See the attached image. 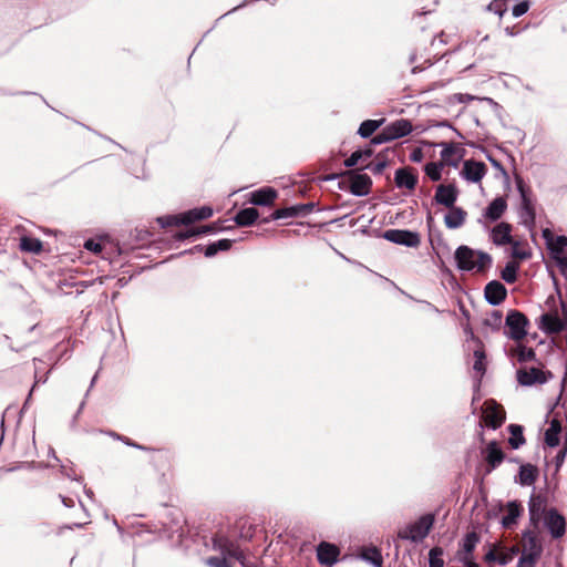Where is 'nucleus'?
<instances>
[{
	"label": "nucleus",
	"mask_w": 567,
	"mask_h": 567,
	"mask_svg": "<svg viewBox=\"0 0 567 567\" xmlns=\"http://www.w3.org/2000/svg\"><path fill=\"white\" fill-rule=\"evenodd\" d=\"M454 259L460 270L472 274H484L493 264V258L489 254L473 249L466 245L456 248Z\"/></svg>",
	"instance_id": "f257e3e1"
},
{
	"label": "nucleus",
	"mask_w": 567,
	"mask_h": 567,
	"mask_svg": "<svg viewBox=\"0 0 567 567\" xmlns=\"http://www.w3.org/2000/svg\"><path fill=\"white\" fill-rule=\"evenodd\" d=\"M214 548L219 550L223 557H209L207 564L210 567H231L227 561V557L237 559L243 567H251L246 561V557L236 542L225 536H216L214 538Z\"/></svg>",
	"instance_id": "f03ea898"
},
{
	"label": "nucleus",
	"mask_w": 567,
	"mask_h": 567,
	"mask_svg": "<svg viewBox=\"0 0 567 567\" xmlns=\"http://www.w3.org/2000/svg\"><path fill=\"white\" fill-rule=\"evenodd\" d=\"M560 309L557 307L543 312L536 320L540 331L546 334H557L567 327V308L561 302Z\"/></svg>",
	"instance_id": "7ed1b4c3"
},
{
	"label": "nucleus",
	"mask_w": 567,
	"mask_h": 567,
	"mask_svg": "<svg viewBox=\"0 0 567 567\" xmlns=\"http://www.w3.org/2000/svg\"><path fill=\"white\" fill-rule=\"evenodd\" d=\"M543 237L561 275L567 278V237L564 235L555 237L549 229L543 230Z\"/></svg>",
	"instance_id": "20e7f679"
},
{
	"label": "nucleus",
	"mask_w": 567,
	"mask_h": 567,
	"mask_svg": "<svg viewBox=\"0 0 567 567\" xmlns=\"http://www.w3.org/2000/svg\"><path fill=\"white\" fill-rule=\"evenodd\" d=\"M412 131L413 125L411 121L406 118H399L384 126L383 130L379 134H377L371 142L377 145L383 144L408 136L409 134L412 133Z\"/></svg>",
	"instance_id": "39448f33"
},
{
	"label": "nucleus",
	"mask_w": 567,
	"mask_h": 567,
	"mask_svg": "<svg viewBox=\"0 0 567 567\" xmlns=\"http://www.w3.org/2000/svg\"><path fill=\"white\" fill-rule=\"evenodd\" d=\"M213 215V209L209 206H203L199 208H194L188 212H185L179 215H169L159 217L157 221L162 225V227L173 226V225H188L197 220L207 219Z\"/></svg>",
	"instance_id": "423d86ee"
},
{
	"label": "nucleus",
	"mask_w": 567,
	"mask_h": 567,
	"mask_svg": "<svg viewBox=\"0 0 567 567\" xmlns=\"http://www.w3.org/2000/svg\"><path fill=\"white\" fill-rule=\"evenodd\" d=\"M434 517L430 514L420 517L416 522L409 525L405 529L399 533V536L403 539H410L412 542L423 540L431 527L433 526Z\"/></svg>",
	"instance_id": "0eeeda50"
},
{
	"label": "nucleus",
	"mask_w": 567,
	"mask_h": 567,
	"mask_svg": "<svg viewBox=\"0 0 567 567\" xmlns=\"http://www.w3.org/2000/svg\"><path fill=\"white\" fill-rule=\"evenodd\" d=\"M527 326L528 319L524 313L516 310L508 312L506 317V334L508 338L515 341L523 340L527 334Z\"/></svg>",
	"instance_id": "6e6552de"
},
{
	"label": "nucleus",
	"mask_w": 567,
	"mask_h": 567,
	"mask_svg": "<svg viewBox=\"0 0 567 567\" xmlns=\"http://www.w3.org/2000/svg\"><path fill=\"white\" fill-rule=\"evenodd\" d=\"M542 554V546L533 535H525L523 540L522 556L518 559L517 567H535L537 559Z\"/></svg>",
	"instance_id": "1a4fd4ad"
},
{
	"label": "nucleus",
	"mask_w": 567,
	"mask_h": 567,
	"mask_svg": "<svg viewBox=\"0 0 567 567\" xmlns=\"http://www.w3.org/2000/svg\"><path fill=\"white\" fill-rule=\"evenodd\" d=\"M516 185L522 198L519 216L524 225L532 227L535 224L536 214L534 203L529 196V189L522 179H517Z\"/></svg>",
	"instance_id": "9d476101"
},
{
	"label": "nucleus",
	"mask_w": 567,
	"mask_h": 567,
	"mask_svg": "<svg viewBox=\"0 0 567 567\" xmlns=\"http://www.w3.org/2000/svg\"><path fill=\"white\" fill-rule=\"evenodd\" d=\"M551 378L549 371L539 368H525L517 371V381L520 385L532 386L546 383Z\"/></svg>",
	"instance_id": "9b49d317"
},
{
	"label": "nucleus",
	"mask_w": 567,
	"mask_h": 567,
	"mask_svg": "<svg viewBox=\"0 0 567 567\" xmlns=\"http://www.w3.org/2000/svg\"><path fill=\"white\" fill-rule=\"evenodd\" d=\"M383 237L396 245L415 248L420 245V235L406 229H389Z\"/></svg>",
	"instance_id": "f8f14e48"
},
{
	"label": "nucleus",
	"mask_w": 567,
	"mask_h": 567,
	"mask_svg": "<svg viewBox=\"0 0 567 567\" xmlns=\"http://www.w3.org/2000/svg\"><path fill=\"white\" fill-rule=\"evenodd\" d=\"M483 421L486 426L497 429L505 421V412L503 408L494 400H488L483 406Z\"/></svg>",
	"instance_id": "ddd939ff"
},
{
	"label": "nucleus",
	"mask_w": 567,
	"mask_h": 567,
	"mask_svg": "<svg viewBox=\"0 0 567 567\" xmlns=\"http://www.w3.org/2000/svg\"><path fill=\"white\" fill-rule=\"evenodd\" d=\"M487 167L483 162L466 159L460 175L468 183H480L486 175Z\"/></svg>",
	"instance_id": "4468645a"
},
{
	"label": "nucleus",
	"mask_w": 567,
	"mask_h": 567,
	"mask_svg": "<svg viewBox=\"0 0 567 567\" xmlns=\"http://www.w3.org/2000/svg\"><path fill=\"white\" fill-rule=\"evenodd\" d=\"M439 146L442 147L441 151V162L444 165L457 167L460 161L463 157L464 148L457 143H440Z\"/></svg>",
	"instance_id": "2eb2a0df"
},
{
	"label": "nucleus",
	"mask_w": 567,
	"mask_h": 567,
	"mask_svg": "<svg viewBox=\"0 0 567 567\" xmlns=\"http://www.w3.org/2000/svg\"><path fill=\"white\" fill-rule=\"evenodd\" d=\"M457 196H458V192H457V188L455 187V185L441 184L436 187L434 198L437 204H441L449 208V207L455 206Z\"/></svg>",
	"instance_id": "dca6fc26"
},
{
	"label": "nucleus",
	"mask_w": 567,
	"mask_h": 567,
	"mask_svg": "<svg viewBox=\"0 0 567 567\" xmlns=\"http://www.w3.org/2000/svg\"><path fill=\"white\" fill-rule=\"evenodd\" d=\"M545 525L554 538H559L565 534V518L556 511L550 509L545 516Z\"/></svg>",
	"instance_id": "f3484780"
},
{
	"label": "nucleus",
	"mask_w": 567,
	"mask_h": 567,
	"mask_svg": "<svg viewBox=\"0 0 567 567\" xmlns=\"http://www.w3.org/2000/svg\"><path fill=\"white\" fill-rule=\"evenodd\" d=\"M484 293L489 305L497 306L505 300L507 290L502 282L493 280L485 286Z\"/></svg>",
	"instance_id": "a211bd4d"
},
{
	"label": "nucleus",
	"mask_w": 567,
	"mask_h": 567,
	"mask_svg": "<svg viewBox=\"0 0 567 567\" xmlns=\"http://www.w3.org/2000/svg\"><path fill=\"white\" fill-rule=\"evenodd\" d=\"M489 238L496 246H505L512 243V225L508 223H499L491 229Z\"/></svg>",
	"instance_id": "6ab92c4d"
},
{
	"label": "nucleus",
	"mask_w": 567,
	"mask_h": 567,
	"mask_svg": "<svg viewBox=\"0 0 567 567\" xmlns=\"http://www.w3.org/2000/svg\"><path fill=\"white\" fill-rule=\"evenodd\" d=\"M340 554L339 548L336 545L322 542L317 547V558L321 565L331 566L333 565Z\"/></svg>",
	"instance_id": "aec40b11"
},
{
	"label": "nucleus",
	"mask_w": 567,
	"mask_h": 567,
	"mask_svg": "<svg viewBox=\"0 0 567 567\" xmlns=\"http://www.w3.org/2000/svg\"><path fill=\"white\" fill-rule=\"evenodd\" d=\"M505 515L502 518V526L505 529H513L517 525V519L523 513L520 503L513 501L508 502L504 508Z\"/></svg>",
	"instance_id": "412c9836"
},
{
	"label": "nucleus",
	"mask_w": 567,
	"mask_h": 567,
	"mask_svg": "<svg viewBox=\"0 0 567 567\" xmlns=\"http://www.w3.org/2000/svg\"><path fill=\"white\" fill-rule=\"evenodd\" d=\"M507 209V202L504 197L499 196L494 198L483 213V218L488 221L498 220Z\"/></svg>",
	"instance_id": "4be33fe9"
},
{
	"label": "nucleus",
	"mask_w": 567,
	"mask_h": 567,
	"mask_svg": "<svg viewBox=\"0 0 567 567\" xmlns=\"http://www.w3.org/2000/svg\"><path fill=\"white\" fill-rule=\"evenodd\" d=\"M372 185L370 176L367 174H352L350 177V190L357 196L367 195Z\"/></svg>",
	"instance_id": "5701e85b"
},
{
	"label": "nucleus",
	"mask_w": 567,
	"mask_h": 567,
	"mask_svg": "<svg viewBox=\"0 0 567 567\" xmlns=\"http://www.w3.org/2000/svg\"><path fill=\"white\" fill-rule=\"evenodd\" d=\"M466 216L467 213L462 207H449V212L444 216V224L449 229H457L464 225Z\"/></svg>",
	"instance_id": "b1692460"
},
{
	"label": "nucleus",
	"mask_w": 567,
	"mask_h": 567,
	"mask_svg": "<svg viewBox=\"0 0 567 567\" xmlns=\"http://www.w3.org/2000/svg\"><path fill=\"white\" fill-rule=\"evenodd\" d=\"M394 181L399 188L413 190L417 184V176L409 168H399L395 172Z\"/></svg>",
	"instance_id": "393cba45"
},
{
	"label": "nucleus",
	"mask_w": 567,
	"mask_h": 567,
	"mask_svg": "<svg viewBox=\"0 0 567 567\" xmlns=\"http://www.w3.org/2000/svg\"><path fill=\"white\" fill-rule=\"evenodd\" d=\"M485 460L489 465L488 472L496 468L504 460V453L498 447L496 442H491L487 444L485 450Z\"/></svg>",
	"instance_id": "a878e982"
},
{
	"label": "nucleus",
	"mask_w": 567,
	"mask_h": 567,
	"mask_svg": "<svg viewBox=\"0 0 567 567\" xmlns=\"http://www.w3.org/2000/svg\"><path fill=\"white\" fill-rule=\"evenodd\" d=\"M277 192L274 188L265 187L251 194V203L255 205L267 206L274 203Z\"/></svg>",
	"instance_id": "bb28decb"
},
{
	"label": "nucleus",
	"mask_w": 567,
	"mask_h": 567,
	"mask_svg": "<svg viewBox=\"0 0 567 567\" xmlns=\"http://www.w3.org/2000/svg\"><path fill=\"white\" fill-rule=\"evenodd\" d=\"M561 432L560 421L554 417L545 432V442L548 446L555 447L559 444V434Z\"/></svg>",
	"instance_id": "cd10ccee"
},
{
	"label": "nucleus",
	"mask_w": 567,
	"mask_h": 567,
	"mask_svg": "<svg viewBox=\"0 0 567 567\" xmlns=\"http://www.w3.org/2000/svg\"><path fill=\"white\" fill-rule=\"evenodd\" d=\"M508 245L512 246L511 256L513 259L527 260L530 258L532 251L526 243L512 239Z\"/></svg>",
	"instance_id": "c85d7f7f"
},
{
	"label": "nucleus",
	"mask_w": 567,
	"mask_h": 567,
	"mask_svg": "<svg viewBox=\"0 0 567 567\" xmlns=\"http://www.w3.org/2000/svg\"><path fill=\"white\" fill-rule=\"evenodd\" d=\"M258 217V210L256 208L249 207L239 210L235 216V221L239 226H250L257 220Z\"/></svg>",
	"instance_id": "c756f323"
},
{
	"label": "nucleus",
	"mask_w": 567,
	"mask_h": 567,
	"mask_svg": "<svg viewBox=\"0 0 567 567\" xmlns=\"http://www.w3.org/2000/svg\"><path fill=\"white\" fill-rule=\"evenodd\" d=\"M537 478V468L532 464L522 465L518 473V481L522 485L529 486Z\"/></svg>",
	"instance_id": "7c9ffc66"
},
{
	"label": "nucleus",
	"mask_w": 567,
	"mask_h": 567,
	"mask_svg": "<svg viewBox=\"0 0 567 567\" xmlns=\"http://www.w3.org/2000/svg\"><path fill=\"white\" fill-rule=\"evenodd\" d=\"M480 542V537L475 532L467 533L463 538L461 556H473V551Z\"/></svg>",
	"instance_id": "2f4dec72"
},
{
	"label": "nucleus",
	"mask_w": 567,
	"mask_h": 567,
	"mask_svg": "<svg viewBox=\"0 0 567 567\" xmlns=\"http://www.w3.org/2000/svg\"><path fill=\"white\" fill-rule=\"evenodd\" d=\"M529 515L530 520L536 523L539 520L542 512L544 509V499L539 495H532L529 503Z\"/></svg>",
	"instance_id": "473e14b6"
},
{
	"label": "nucleus",
	"mask_w": 567,
	"mask_h": 567,
	"mask_svg": "<svg viewBox=\"0 0 567 567\" xmlns=\"http://www.w3.org/2000/svg\"><path fill=\"white\" fill-rule=\"evenodd\" d=\"M518 270L519 264L515 260H511L501 271V278L507 284H514L517 280Z\"/></svg>",
	"instance_id": "72a5a7b5"
},
{
	"label": "nucleus",
	"mask_w": 567,
	"mask_h": 567,
	"mask_svg": "<svg viewBox=\"0 0 567 567\" xmlns=\"http://www.w3.org/2000/svg\"><path fill=\"white\" fill-rule=\"evenodd\" d=\"M20 249L22 251L38 254L42 250V243L38 238L23 236L20 239Z\"/></svg>",
	"instance_id": "f704fd0d"
},
{
	"label": "nucleus",
	"mask_w": 567,
	"mask_h": 567,
	"mask_svg": "<svg viewBox=\"0 0 567 567\" xmlns=\"http://www.w3.org/2000/svg\"><path fill=\"white\" fill-rule=\"evenodd\" d=\"M442 162H431L424 166L425 175L432 181L437 182L442 178V171L444 168Z\"/></svg>",
	"instance_id": "c9c22d12"
},
{
	"label": "nucleus",
	"mask_w": 567,
	"mask_h": 567,
	"mask_svg": "<svg viewBox=\"0 0 567 567\" xmlns=\"http://www.w3.org/2000/svg\"><path fill=\"white\" fill-rule=\"evenodd\" d=\"M473 370L480 375V378L485 373L486 355L482 347L474 350Z\"/></svg>",
	"instance_id": "e433bc0d"
},
{
	"label": "nucleus",
	"mask_w": 567,
	"mask_h": 567,
	"mask_svg": "<svg viewBox=\"0 0 567 567\" xmlns=\"http://www.w3.org/2000/svg\"><path fill=\"white\" fill-rule=\"evenodd\" d=\"M511 437L508 440L509 445L513 449H518L520 445L525 443V439L523 436L522 427L519 425H509Z\"/></svg>",
	"instance_id": "4c0bfd02"
},
{
	"label": "nucleus",
	"mask_w": 567,
	"mask_h": 567,
	"mask_svg": "<svg viewBox=\"0 0 567 567\" xmlns=\"http://www.w3.org/2000/svg\"><path fill=\"white\" fill-rule=\"evenodd\" d=\"M382 122L383 121L367 120L361 123L358 133L364 138L370 137Z\"/></svg>",
	"instance_id": "58836bf2"
},
{
	"label": "nucleus",
	"mask_w": 567,
	"mask_h": 567,
	"mask_svg": "<svg viewBox=\"0 0 567 567\" xmlns=\"http://www.w3.org/2000/svg\"><path fill=\"white\" fill-rule=\"evenodd\" d=\"M362 557L365 560L370 561L375 567H381V565L383 563L381 553L377 548H374V547L373 548H367L363 551Z\"/></svg>",
	"instance_id": "ea45409f"
},
{
	"label": "nucleus",
	"mask_w": 567,
	"mask_h": 567,
	"mask_svg": "<svg viewBox=\"0 0 567 567\" xmlns=\"http://www.w3.org/2000/svg\"><path fill=\"white\" fill-rule=\"evenodd\" d=\"M218 229L219 228L215 225L202 226L196 229L187 230L186 233L181 234L179 237L181 238H189V237H194V236L206 235L209 233H216Z\"/></svg>",
	"instance_id": "a19ab883"
},
{
	"label": "nucleus",
	"mask_w": 567,
	"mask_h": 567,
	"mask_svg": "<svg viewBox=\"0 0 567 567\" xmlns=\"http://www.w3.org/2000/svg\"><path fill=\"white\" fill-rule=\"evenodd\" d=\"M443 549L434 547L429 553V567H443L444 560L442 558Z\"/></svg>",
	"instance_id": "79ce46f5"
},
{
	"label": "nucleus",
	"mask_w": 567,
	"mask_h": 567,
	"mask_svg": "<svg viewBox=\"0 0 567 567\" xmlns=\"http://www.w3.org/2000/svg\"><path fill=\"white\" fill-rule=\"evenodd\" d=\"M371 155H372L371 150L355 151L344 161V165L347 167H353L359 163V161L362 157L369 158Z\"/></svg>",
	"instance_id": "37998d69"
},
{
	"label": "nucleus",
	"mask_w": 567,
	"mask_h": 567,
	"mask_svg": "<svg viewBox=\"0 0 567 567\" xmlns=\"http://www.w3.org/2000/svg\"><path fill=\"white\" fill-rule=\"evenodd\" d=\"M516 355L519 362H525L534 359L535 351L532 348L518 344L516 348Z\"/></svg>",
	"instance_id": "c03bdc74"
},
{
	"label": "nucleus",
	"mask_w": 567,
	"mask_h": 567,
	"mask_svg": "<svg viewBox=\"0 0 567 567\" xmlns=\"http://www.w3.org/2000/svg\"><path fill=\"white\" fill-rule=\"evenodd\" d=\"M517 551H518V548H516V547H512L508 550L499 551L497 555L498 565L505 566L508 563H511L513 560L514 556L517 554Z\"/></svg>",
	"instance_id": "a18cd8bd"
},
{
	"label": "nucleus",
	"mask_w": 567,
	"mask_h": 567,
	"mask_svg": "<svg viewBox=\"0 0 567 567\" xmlns=\"http://www.w3.org/2000/svg\"><path fill=\"white\" fill-rule=\"evenodd\" d=\"M528 9H529L528 1H522V2L517 3L516 6H514L512 13L515 18H518V17L525 14L528 11Z\"/></svg>",
	"instance_id": "49530a36"
},
{
	"label": "nucleus",
	"mask_w": 567,
	"mask_h": 567,
	"mask_svg": "<svg viewBox=\"0 0 567 567\" xmlns=\"http://www.w3.org/2000/svg\"><path fill=\"white\" fill-rule=\"evenodd\" d=\"M410 161L413 162V163H421L423 159H424V153H423V150L421 147H416L414 148L411 153H410Z\"/></svg>",
	"instance_id": "de8ad7c7"
},
{
	"label": "nucleus",
	"mask_w": 567,
	"mask_h": 567,
	"mask_svg": "<svg viewBox=\"0 0 567 567\" xmlns=\"http://www.w3.org/2000/svg\"><path fill=\"white\" fill-rule=\"evenodd\" d=\"M84 247L90 250V251H93L95 254L100 252L102 250V245L101 243L99 241H95L93 239H89L84 243Z\"/></svg>",
	"instance_id": "09e8293b"
},
{
	"label": "nucleus",
	"mask_w": 567,
	"mask_h": 567,
	"mask_svg": "<svg viewBox=\"0 0 567 567\" xmlns=\"http://www.w3.org/2000/svg\"><path fill=\"white\" fill-rule=\"evenodd\" d=\"M488 9L491 11H494L496 14H498L499 17H502L504 14V12L506 11L505 8H503V2L502 1H493L489 6H488Z\"/></svg>",
	"instance_id": "8fccbe9b"
},
{
	"label": "nucleus",
	"mask_w": 567,
	"mask_h": 567,
	"mask_svg": "<svg viewBox=\"0 0 567 567\" xmlns=\"http://www.w3.org/2000/svg\"><path fill=\"white\" fill-rule=\"evenodd\" d=\"M295 212H296V209L293 207L286 208V209H278L275 212L274 217L276 219H279V218L287 217V216H292V215H295Z\"/></svg>",
	"instance_id": "3c124183"
},
{
	"label": "nucleus",
	"mask_w": 567,
	"mask_h": 567,
	"mask_svg": "<svg viewBox=\"0 0 567 567\" xmlns=\"http://www.w3.org/2000/svg\"><path fill=\"white\" fill-rule=\"evenodd\" d=\"M217 247V250H228L231 247V240L229 239H220L216 243H214Z\"/></svg>",
	"instance_id": "603ef678"
},
{
	"label": "nucleus",
	"mask_w": 567,
	"mask_h": 567,
	"mask_svg": "<svg viewBox=\"0 0 567 567\" xmlns=\"http://www.w3.org/2000/svg\"><path fill=\"white\" fill-rule=\"evenodd\" d=\"M460 560L466 566V567H480L475 561L473 556H461Z\"/></svg>",
	"instance_id": "864d4df0"
},
{
	"label": "nucleus",
	"mask_w": 567,
	"mask_h": 567,
	"mask_svg": "<svg viewBox=\"0 0 567 567\" xmlns=\"http://www.w3.org/2000/svg\"><path fill=\"white\" fill-rule=\"evenodd\" d=\"M217 252H218V250H217V247L215 246V244H214V243H213V244H210V245H208V246L206 247V249H205V256H206V257H213V256H215Z\"/></svg>",
	"instance_id": "5fc2aeb1"
},
{
	"label": "nucleus",
	"mask_w": 567,
	"mask_h": 567,
	"mask_svg": "<svg viewBox=\"0 0 567 567\" xmlns=\"http://www.w3.org/2000/svg\"><path fill=\"white\" fill-rule=\"evenodd\" d=\"M455 97L457 99L458 102H470V101H473L474 100V96L470 95V94H456Z\"/></svg>",
	"instance_id": "6e6d98bb"
},
{
	"label": "nucleus",
	"mask_w": 567,
	"mask_h": 567,
	"mask_svg": "<svg viewBox=\"0 0 567 567\" xmlns=\"http://www.w3.org/2000/svg\"><path fill=\"white\" fill-rule=\"evenodd\" d=\"M566 454H567V447H564L561 451H559V453L556 456L557 465H560L561 463H564Z\"/></svg>",
	"instance_id": "4d7b16f0"
},
{
	"label": "nucleus",
	"mask_w": 567,
	"mask_h": 567,
	"mask_svg": "<svg viewBox=\"0 0 567 567\" xmlns=\"http://www.w3.org/2000/svg\"><path fill=\"white\" fill-rule=\"evenodd\" d=\"M497 555L493 549H491L486 555H485V560L491 563V561H497Z\"/></svg>",
	"instance_id": "13d9d810"
},
{
	"label": "nucleus",
	"mask_w": 567,
	"mask_h": 567,
	"mask_svg": "<svg viewBox=\"0 0 567 567\" xmlns=\"http://www.w3.org/2000/svg\"><path fill=\"white\" fill-rule=\"evenodd\" d=\"M506 32L511 35H513L514 33L512 32V30H509V28H506Z\"/></svg>",
	"instance_id": "bf43d9fd"
},
{
	"label": "nucleus",
	"mask_w": 567,
	"mask_h": 567,
	"mask_svg": "<svg viewBox=\"0 0 567 567\" xmlns=\"http://www.w3.org/2000/svg\"><path fill=\"white\" fill-rule=\"evenodd\" d=\"M492 162H493L494 166L499 167V164L496 161H492Z\"/></svg>",
	"instance_id": "052dcab7"
}]
</instances>
